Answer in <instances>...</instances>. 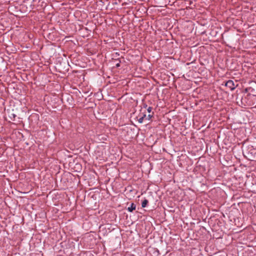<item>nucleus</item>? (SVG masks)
I'll return each mask as SVG.
<instances>
[{
    "label": "nucleus",
    "instance_id": "f257e3e1",
    "mask_svg": "<svg viewBox=\"0 0 256 256\" xmlns=\"http://www.w3.org/2000/svg\"><path fill=\"white\" fill-rule=\"evenodd\" d=\"M224 86L228 87L231 90H234L236 87L234 81L232 80H228L225 83Z\"/></svg>",
    "mask_w": 256,
    "mask_h": 256
},
{
    "label": "nucleus",
    "instance_id": "f03ea898",
    "mask_svg": "<svg viewBox=\"0 0 256 256\" xmlns=\"http://www.w3.org/2000/svg\"><path fill=\"white\" fill-rule=\"evenodd\" d=\"M136 205L134 204H132L128 208V210L129 212H132L134 210L136 209Z\"/></svg>",
    "mask_w": 256,
    "mask_h": 256
},
{
    "label": "nucleus",
    "instance_id": "7ed1b4c3",
    "mask_svg": "<svg viewBox=\"0 0 256 256\" xmlns=\"http://www.w3.org/2000/svg\"><path fill=\"white\" fill-rule=\"evenodd\" d=\"M148 202L147 200L145 199L142 202V208H145L146 207V206H147L148 204Z\"/></svg>",
    "mask_w": 256,
    "mask_h": 256
},
{
    "label": "nucleus",
    "instance_id": "20e7f679",
    "mask_svg": "<svg viewBox=\"0 0 256 256\" xmlns=\"http://www.w3.org/2000/svg\"><path fill=\"white\" fill-rule=\"evenodd\" d=\"M145 118H146V114H144L142 116L141 118H139L138 122L140 123H142L143 122L144 119Z\"/></svg>",
    "mask_w": 256,
    "mask_h": 256
},
{
    "label": "nucleus",
    "instance_id": "39448f33",
    "mask_svg": "<svg viewBox=\"0 0 256 256\" xmlns=\"http://www.w3.org/2000/svg\"><path fill=\"white\" fill-rule=\"evenodd\" d=\"M152 117V114H149L148 116L146 115V118H145V119H146L148 120H150Z\"/></svg>",
    "mask_w": 256,
    "mask_h": 256
},
{
    "label": "nucleus",
    "instance_id": "423d86ee",
    "mask_svg": "<svg viewBox=\"0 0 256 256\" xmlns=\"http://www.w3.org/2000/svg\"><path fill=\"white\" fill-rule=\"evenodd\" d=\"M152 108H151V107H148L147 109V111L148 113H150V112H152Z\"/></svg>",
    "mask_w": 256,
    "mask_h": 256
},
{
    "label": "nucleus",
    "instance_id": "0eeeda50",
    "mask_svg": "<svg viewBox=\"0 0 256 256\" xmlns=\"http://www.w3.org/2000/svg\"><path fill=\"white\" fill-rule=\"evenodd\" d=\"M126 4V3L124 2V3L122 4V5H124V4Z\"/></svg>",
    "mask_w": 256,
    "mask_h": 256
},
{
    "label": "nucleus",
    "instance_id": "6e6552de",
    "mask_svg": "<svg viewBox=\"0 0 256 256\" xmlns=\"http://www.w3.org/2000/svg\"><path fill=\"white\" fill-rule=\"evenodd\" d=\"M114 4H117V2H115L114 3Z\"/></svg>",
    "mask_w": 256,
    "mask_h": 256
},
{
    "label": "nucleus",
    "instance_id": "1a4fd4ad",
    "mask_svg": "<svg viewBox=\"0 0 256 256\" xmlns=\"http://www.w3.org/2000/svg\"><path fill=\"white\" fill-rule=\"evenodd\" d=\"M116 66H119V64H116Z\"/></svg>",
    "mask_w": 256,
    "mask_h": 256
}]
</instances>
